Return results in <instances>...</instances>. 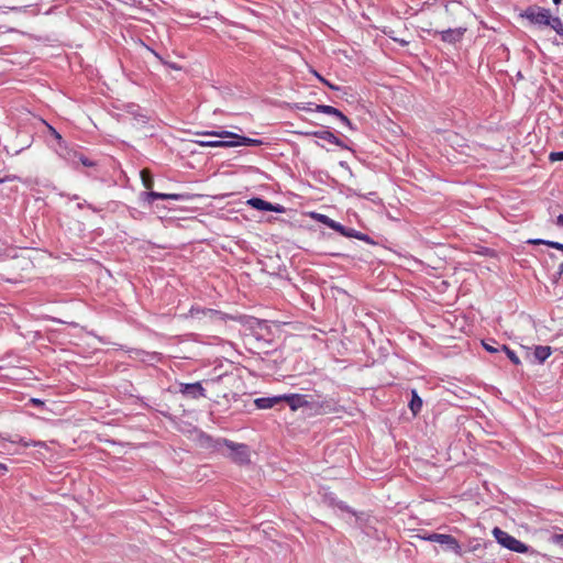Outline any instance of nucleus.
Wrapping results in <instances>:
<instances>
[{
  "instance_id": "obj_1",
  "label": "nucleus",
  "mask_w": 563,
  "mask_h": 563,
  "mask_svg": "<svg viewBox=\"0 0 563 563\" xmlns=\"http://www.w3.org/2000/svg\"><path fill=\"white\" fill-rule=\"evenodd\" d=\"M521 16L540 29L550 27L563 37V22L559 16H553L550 9L530 5L521 13Z\"/></svg>"
},
{
  "instance_id": "obj_2",
  "label": "nucleus",
  "mask_w": 563,
  "mask_h": 563,
  "mask_svg": "<svg viewBox=\"0 0 563 563\" xmlns=\"http://www.w3.org/2000/svg\"><path fill=\"white\" fill-rule=\"evenodd\" d=\"M140 175L143 186L150 190L141 192L140 199L150 206L157 199L176 201H186L190 199V195L188 194H163L153 191L152 188L154 186V178L151 172L148 169H142Z\"/></svg>"
},
{
  "instance_id": "obj_3",
  "label": "nucleus",
  "mask_w": 563,
  "mask_h": 563,
  "mask_svg": "<svg viewBox=\"0 0 563 563\" xmlns=\"http://www.w3.org/2000/svg\"><path fill=\"white\" fill-rule=\"evenodd\" d=\"M283 402H286L291 410H297L301 407H310L316 409L318 413H329L333 410V401L331 399H324L322 401H314L308 395L300 394H285L282 395Z\"/></svg>"
},
{
  "instance_id": "obj_4",
  "label": "nucleus",
  "mask_w": 563,
  "mask_h": 563,
  "mask_svg": "<svg viewBox=\"0 0 563 563\" xmlns=\"http://www.w3.org/2000/svg\"><path fill=\"white\" fill-rule=\"evenodd\" d=\"M208 445L213 448L214 450L221 451L224 446L230 450L229 457L239 463L244 464L249 462V449L247 445L243 443H235L233 441L227 439H217L213 440L210 437H207Z\"/></svg>"
},
{
  "instance_id": "obj_5",
  "label": "nucleus",
  "mask_w": 563,
  "mask_h": 563,
  "mask_svg": "<svg viewBox=\"0 0 563 563\" xmlns=\"http://www.w3.org/2000/svg\"><path fill=\"white\" fill-rule=\"evenodd\" d=\"M197 135L202 136H211V137H220V139H229L230 141V147H236V146H261L264 144L262 140L257 139H251L247 136L239 135L234 132L230 131H205V132H197Z\"/></svg>"
},
{
  "instance_id": "obj_6",
  "label": "nucleus",
  "mask_w": 563,
  "mask_h": 563,
  "mask_svg": "<svg viewBox=\"0 0 563 563\" xmlns=\"http://www.w3.org/2000/svg\"><path fill=\"white\" fill-rule=\"evenodd\" d=\"M493 536L500 545L510 551L517 553H527L529 551V547L527 544L517 540L515 537L510 536L498 527L493 529Z\"/></svg>"
},
{
  "instance_id": "obj_7",
  "label": "nucleus",
  "mask_w": 563,
  "mask_h": 563,
  "mask_svg": "<svg viewBox=\"0 0 563 563\" xmlns=\"http://www.w3.org/2000/svg\"><path fill=\"white\" fill-rule=\"evenodd\" d=\"M420 539L429 541V542H435L444 547L445 550L452 551L455 554L461 555L462 554V548L459 543V541L451 534H443V533H423L418 536Z\"/></svg>"
},
{
  "instance_id": "obj_8",
  "label": "nucleus",
  "mask_w": 563,
  "mask_h": 563,
  "mask_svg": "<svg viewBox=\"0 0 563 563\" xmlns=\"http://www.w3.org/2000/svg\"><path fill=\"white\" fill-rule=\"evenodd\" d=\"M179 393L190 399H198L201 397H206V389L202 387L201 383H189V384H180Z\"/></svg>"
},
{
  "instance_id": "obj_9",
  "label": "nucleus",
  "mask_w": 563,
  "mask_h": 563,
  "mask_svg": "<svg viewBox=\"0 0 563 563\" xmlns=\"http://www.w3.org/2000/svg\"><path fill=\"white\" fill-rule=\"evenodd\" d=\"M465 32H466V29L456 27V29H448V30H443V31H435L434 35H439L440 38L445 43L456 44L462 41Z\"/></svg>"
},
{
  "instance_id": "obj_10",
  "label": "nucleus",
  "mask_w": 563,
  "mask_h": 563,
  "mask_svg": "<svg viewBox=\"0 0 563 563\" xmlns=\"http://www.w3.org/2000/svg\"><path fill=\"white\" fill-rule=\"evenodd\" d=\"M247 205L256 210H260V211H273V212H277V213H283L285 211L284 206L278 205V203L273 205L272 202L266 201L262 198H257V197L251 198L247 201Z\"/></svg>"
},
{
  "instance_id": "obj_11",
  "label": "nucleus",
  "mask_w": 563,
  "mask_h": 563,
  "mask_svg": "<svg viewBox=\"0 0 563 563\" xmlns=\"http://www.w3.org/2000/svg\"><path fill=\"white\" fill-rule=\"evenodd\" d=\"M280 402H283L282 395L273 397H262L254 400V404L258 409H269Z\"/></svg>"
},
{
  "instance_id": "obj_12",
  "label": "nucleus",
  "mask_w": 563,
  "mask_h": 563,
  "mask_svg": "<svg viewBox=\"0 0 563 563\" xmlns=\"http://www.w3.org/2000/svg\"><path fill=\"white\" fill-rule=\"evenodd\" d=\"M313 217L322 224L327 225L328 228L339 232L341 235L343 234V231L345 229L344 225H342L341 223L332 220L331 218H329L328 216L325 214H320V213H317V214H313Z\"/></svg>"
},
{
  "instance_id": "obj_13",
  "label": "nucleus",
  "mask_w": 563,
  "mask_h": 563,
  "mask_svg": "<svg viewBox=\"0 0 563 563\" xmlns=\"http://www.w3.org/2000/svg\"><path fill=\"white\" fill-rule=\"evenodd\" d=\"M313 136L324 140L329 143L335 144L342 148L346 147L339 137H336L332 132L328 130L313 131Z\"/></svg>"
},
{
  "instance_id": "obj_14",
  "label": "nucleus",
  "mask_w": 563,
  "mask_h": 563,
  "mask_svg": "<svg viewBox=\"0 0 563 563\" xmlns=\"http://www.w3.org/2000/svg\"><path fill=\"white\" fill-rule=\"evenodd\" d=\"M551 354L552 349L548 345H538L533 351V356L540 364L544 363Z\"/></svg>"
},
{
  "instance_id": "obj_15",
  "label": "nucleus",
  "mask_w": 563,
  "mask_h": 563,
  "mask_svg": "<svg viewBox=\"0 0 563 563\" xmlns=\"http://www.w3.org/2000/svg\"><path fill=\"white\" fill-rule=\"evenodd\" d=\"M342 235L346 236V238H354V239L364 241L369 244L374 243L373 240L367 234H364V233L356 231L355 229H352V228L345 227Z\"/></svg>"
},
{
  "instance_id": "obj_16",
  "label": "nucleus",
  "mask_w": 563,
  "mask_h": 563,
  "mask_svg": "<svg viewBox=\"0 0 563 563\" xmlns=\"http://www.w3.org/2000/svg\"><path fill=\"white\" fill-rule=\"evenodd\" d=\"M0 438L4 441H10L11 443H20L24 448H29V446L44 448L45 446V443L42 441H25L23 438L18 437V435L14 438H10V439L3 438V437H0Z\"/></svg>"
},
{
  "instance_id": "obj_17",
  "label": "nucleus",
  "mask_w": 563,
  "mask_h": 563,
  "mask_svg": "<svg viewBox=\"0 0 563 563\" xmlns=\"http://www.w3.org/2000/svg\"><path fill=\"white\" fill-rule=\"evenodd\" d=\"M197 143L201 146H208V147H230V141L229 139H222V140H201L197 141Z\"/></svg>"
},
{
  "instance_id": "obj_18",
  "label": "nucleus",
  "mask_w": 563,
  "mask_h": 563,
  "mask_svg": "<svg viewBox=\"0 0 563 563\" xmlns=\"http://www.w3.org/2000/svg\"><path fill=\"white\" fill-rule=\"evenodd\" d=\"M409 408L412 413L416 416L422 408V399L419 397L416 390L411 393V400L409 402Z\"/></svg>"
},
{
  "instance_id": "obj_19",
  "label": "nucleus",
  "mask_w": 563,
  "mask_h": 563,
  "mask_svg": "<svg viewBox=\"0 0 563 563\" xmlns=\"http://www.w3.org/2000/svg\"><path fill=\"white\" fill-rule=\"evenodd\" d=\"M528 243H530V244H544V245H548L550 247H553L555 250H559V251L563 252V243H560V242L541 240V239H534V240H529Z\"/></svg>"
},
{
  "instance_id": "obj_20",
  "label": "nucleus",
  "mask_w": 563,
  "mask_h": 563,
  "mask_svg": "<svg viewBox=\"0 0 563 563\" xmlns=\"http://www.w3.org/2000/svg\"><path fill=\"white\" fill-rule=\"evenodd\" d=\"M503 344H499L498 342H496L495 340H488V341H483V347L489 352V353H498V352H501L503 350L500 349Z\"/></svg>"
},
{
  "instance_id": "obj_21",
  "label": "nucleus",
  "mask_w": 563,
  "mask_h": 563,
  "mask_svg": "<svg viewBox=\"0 0 563 563\" xmlns=\"http://www.w3.org/2000/svg\"><path fill=\"white\" fill-rule=\"evenodd\" d=\"M500 349L503 350V352L506 353L507 357L511 361L512 364H515V365H519L520 364V360H519L518 355L515 353V351L510 350L505 344H503L500 346Z\"/></svg>"
},
{
  "instance_id": "obj_22",
  "label": "nucleus",
  "mask_w": 563,
  "mask_h": 563,
  "mask_svg": "<svg viewBox=\"0 0 563 563\" xmlns=\"http://www.w3.org/2000/svg\"><path fill=\"white\" fill-rule=\"evenodd\" d=\"M75 158L78 159L85 167H93L96 166V162L91 161L90 158L86 157L81 153H75Z\"/></svg>"
},
{
  "instance_id": "obj_23",
  "label": "nucleus",
  "mask_w": 563,
  "mask_h": 563,
  "mask_svg": "<svg viewBox=\"0 0 563 563\" xmlns=\"http://www.w3.org/2000/svg\"><path fill=\"white\" fill-rule=\"evenodd\" d=\"M314 111L332 115V113H334V111H335V108L332 106H328V104H316Z\"/></svg>"
},
{
  "instance_id": "obj_24",
  "label": "nucleus",
  "mask_w": 563,
  "mask_h": 563,
  "mask_svg": "<svg viewBox=\"0 0 563 563\" xmlns=\"http://www.w3.org/2000/svg\"><path fill=\"white\" fill-rule=\"evenodd\" d=\"M550 542L563 548V533H554L550 537Z\"/></svg>"
},
{
  "instance_id": "obj_25",
  "label": "nucleus",
  "mask_w": 563,
  "mask_h": 563,
  "mask_svg": "<svg viewBox=\"0 0 563 563\" xmlns=\"http://www.w3.org/2000/svg\"><path fill=\"white\" fill-rule=\"evenodd\" d=\"M311 106H312L311 102H300V103H296L295 108L297 110L306 111V112L314 111V108H312Z\"/></svg>"
},
{
  "instance_id": "obj_26",
  "label": "nucleus",
  "mask_w": 563,
  "mask_h": 563,
  "mask_svg": "<svg viewBox=\"0 0 563 563\" xmlns=\"http://www.w3.org/2000/svg\"><path fill=\"white\" fill-rule=\"evenodd\" d=\"M549 159L551 162L563 161V151L550 153Z\"/></svg>"
},
{
  "instance_id": "obj_27",
  "label": "nucleus",
  "mask_w": 563,
  "mask_h": 563,
  "mask_svg": "<svg viewBox=\"0 0 563 563\" xmlns=\"http://www.w3.org/2000/svg\"><path fill=\"white\" fill-rule=\"evenodd\" d=\"M316 76L318 77V79L323 82L325 86H328L330 89L332 90H339V87L338 86H334L332 85L331 82H329L328 80H325L323 77H321L318 73H314Z\"/></svg>"
},
{
  "instance_id": "obj_28",
  "label": "nucleus",
  "mask_w": 563,
  "mask_h": 563,
  "mask_svg": "<svg viewBox=\"0 0 563 563\" xmlns=\"http://www.w3.org/2000/svg\"><path fill=\"white\" fill-rule=\"evenodd\" d=\"M343 125H345L346 128H349L350 130H355V126L354 124L351 122V120L344 115L342 117V121H340Z\"/></svg>"
},
{
  "instance_id": "obj_29",
  "label": "nucleus",
  "mask_w": 563,
  "mask_h": 563,
  "mask_svg": "<svg viewBox=\"0 0 563 563\" xmlns=\"http://www.w3.org/2000/svg\"><path fill=\"white\" fill-rule=\"evenodd\" d=\"M48 130L55 140H57L58 142L62 141V135L53 126L48 125Z\"/></svg>"
},
{
  "instance_id": "obj_30",
  "label": "nucleus",
  "mask_w": 563,
  "mask_h": 563,
  "mask_svg": "<svg viewBox=\"0 0 563 563\" xmlns=\"http://www.w3.org/2000/svg\"><path fill=\"white\" fill-rule=\"evenodd\" d=\"M332 115L338 118L340 121H342V117H344V114L339 109H336V108H335L334 113H332Z\"/></svg>"
},
{
  "instance_id": "obj_31",
  "label": "nucleus",
  "mask_w": 563,
  "mask_h": 563,
  "mask_svg": "<svg viewBox=\"0 0 563 563\" xmlns=\"http://www.w3.org/2000/svg\"><path fill=\"white\" fill-rule=\"evenodd\" d=\"M332 115L338 118L340 121H342V117H344V114L339 109H336V108H335L334 113H332Z\"/></svg>"
},
{
  "instance_id": "obj_32",
  "label": "nucleus",
  "mask_w": 563,
  "mask_h": 563,
  "mask_svg": "<svg viewBox=\"0 0 563 563\" xmlns=\"http://www.w3.org/2000/svg\"><path fill=\"white\" fill-rule=\"evenodd\" d=\"M332 115L338 118L340 121H342V117H344V114L339 109H336V108H335L334 113H332Z\"/></svg>"
},
{
  "instance_id": "obj_33",
  "label": "nucleus",
  "mask_w": 563,
  "mask_h": 563,
  "mask_svg": "<svg viewBox=\"0 0 563 563\" xmlns=\"http://www.w3.org/2000/svg\"><path fill=\"white\" fill-rule=\"evenodd\" d=\"M332 115L338 118L340 121H342V117H344V114L339 109H336V108H335L334 113H332Z\"/></svg>"
},
{
  "instance_id": "obj_34",
  "label": "nucleus",
  "mask_w": 563,
  "mask_h": 563,
  "mask_svg": "<svg viewBox=\"0 0 563 563\" xmlns=\"http://www.w3.org/2000/svg\"><path fill=\"white\" fill-rule=\"evenodd\" d=\"M8 472V466L3 463H0V475H5Z\"/></svg>"
},
{
  "instance_id": "obj_35",
  "label": "nucleus",
  "mask_w": 563,
  "mask_h": 563,
  "mask_svg": "<svg viewBox=\"0 0 563 563\" xmlns=\"http://www.w3.org/2000/svg\"><path fill=\"white\" fill-rule=\"evenodd\" d=\"M556 223L563 227V214H560L556 219Z\"/></svg>"
},
{
  "instance_id": "obj_36",
  "label": "nucleus",
  "mask_w": 563,
  "mask_h": 563,
  "mask_svg": "<svg viewBox=\"0 0 563 563\" xmlns=\"http://www.w3.org/2000/svg\"><path fill=\"white\" fill-rule=\"evenodd\" d=\"M300 134L302 135H306V136H313V131H309V132H299Z\"/></svg>"
},
{
  "instance_id": "obj_37",
  "label": "nucleus",
  "mask_w": 563,
  "mask_h": 563,
  "mask_svg": "<svg viewBox=\"0 0 563 563\" xmlns=\"http://www.w3.org/2000/svg\"><path fill=\"white\" fill-rule=\"evenodd\" d=\"M9 179H10V177H9V176H8V177H5V178H0V184H2V183H4V181H7V180H9Z\"/></svg>"
},
{
  "instance_id": "obj_38",
  "label": "nucleus",
  "mask_w": 563,
  "mask_h": 563,
  "mask_svg": "<svg viewBox=\"0 0 563 563\" xmlns=\"http://www.w3.org/2000/svg\"><path fill=\"white\" fill-rule=\"evenodd\" d=\"M552 1H553V3H554L555 5H559V4L562 2V0H552Z\"/></svg>"
},
{
  "instance_id": "obj_39",
  "label": "nucleus",
  "mask_w": 563,
  "mask_h": 563,
  "mask_svg": "<svg viewBox=\"0 0 563 563\" xmlns=\"http://www.w3.org/2000/svg\"><path fill=\"white\" fill-rule=\"evenodd\" d=\"M222 378V376H218L216 379H212L211 382L214 383V382H218Z\"/></svg>"
},
{
  "instance_id": "obj_40",
  "label": "nucleus",
  "mask_w": 563,
  "mask_h": 563,
  "mask_svg": "<svg viewBox=\"0 0 563 563\" xmlns=\"http://www.w3.org/2000/svg\"><path fill=\"white\" fill-rule=\"evenodd\" d=\"M34 404H40L41 401L38 399H32Z\"/></svg>"
},
{
  "instance_id": "obj_41",
  "label": "nucleus",
  "mask_w": 563,
  "mask_h": 563,
  "mask_svg": "<svg viewBox=\"0 0 563 563\" xmlns=\"http://www.w3.org/2000/svg\"><path fill=\"white\" fill-rule=\"evenodd\" d=\"M560 273H563V263L560 265Z\"/></svg>"
}]
</instances>
